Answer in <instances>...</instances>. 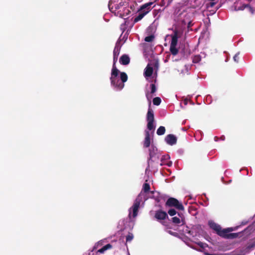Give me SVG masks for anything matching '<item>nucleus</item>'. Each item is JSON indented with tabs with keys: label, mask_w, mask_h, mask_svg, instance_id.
<instances>
[{
	"label": "nucleus",
	"mask_w": 255,
	"mask_h": 255,
	"mask_svg": "<svg viewBox=\"0 0 255 255\" xmlns=\"http://www.w3.org/2000/svg\"><path fill=\"white\" fill-rule=\"evenodd\" d=\"M172 221L175 224H179L181 222L180 219L177 217H174L172 218Z\"/></svg>",
	"instance_id": "obj_25"
},
{
	"label": "nucleus",
	"mask_w": 255,
	"mask_h": 255,
	"mask_svg": "<svg viewBox=\"0 0 255 255\" xmlns=\"http://www.w3.org/2000/svg\"><path fill=\"white\" fill-rule=\"evenodd\" d=\"M120 53V49L117 47H115L114 52H113V56H114V63L113 65H116V62L117 61L118 58L119 54Z\"/></svg>",
	"instance_id": "obj_15"
},
{
	"label": "nucleus",
	"mask_w": 255,
	"mask_h": 255,
	"mask_svg": "<svg viewBox=\"0 0 255 255\" xmlns=\"http://www.w3.org/2000/svg\"><path fill=\"white\" fill-rule=\"evenodd\" d=\"M239 53H238L236 54H235V55L234 56V60L236 62H238V61H239Z\"/></svg>",
	"instance_id": "obj_33"
},
{
	"label": "nucleus",
	"mask_w": 255,
	"mask_h": 255,
	"mask_svg": "<svg viewBox=\"0 0 255 255\" xmlns=\"http://www.w3.org/2000/svg\"><path fill=\"white\" fill-rule=\"evenodd\" d=\"M88 255H91V253H88Z\"/></svg>",
	"instance_id": "obj_44"
},
{
	"label": "nucleus",
	"mask_w": 255,
	"mask_h": 255,
	"mask_svg": "<svg viewBox=\"0 0 255 255\" xmlns=\"http://www.w3.org/2000/svg\"><path fill=\"white\" fill-rule=\"evenodd\" d=\"M232 230V229H230L229 228L227 229H224V236H222V237L227 239H235L238 238L240 234L239 233H228L229 232Z\"/></svg>",
	"instance_id": "obj_6"
},
{
	"label": "nucleus",
	"mask_w": 255,
	"mask_h": 255,
	"mask_svg": "<svg viewBox=\"0 0 255 255\" xmlns=\"http://www.w3.org/2000/svg\"><path fill=\"white\" fill-rule=\"evenodd\" d=\"M153 71V69L152 67L149 64H148L144 70V75L145 77H150L152 75Z\"/></svg>",
	"instance_id": "obj_13"
},
{
	"label": "nucleus",
	"mask_w": 255,
	"mask_h": 255,
	"mask_svg": "<svg viewBox=\"0 0 255 255\" xmlns=\"http://www.w3.org/2000/svg\"><path fill=\"white\" fill-rule=\"evenodd\" d=\"M120 79L121 80V82H123L124 84L128 80V75L125 72H121L120 74Z\"/></svg>",
	"instance_id": "obj_17"
},
{
	"label": "nucleus",
	"mask_w": 255,
	"mask_h": 255,
	"mask_svg": "<svg viewBox=\"0 0 255 255\" xmlns=\"http://www.w3.org/2000/svg\"><path fill=\"white\" fill-rule=\"evenodd\" d=\"M154 38V36L152 35H151L145 37L144 40L146 42H152Z\"/></svg>",
	"instance_id": "obj_24"
},
{
	"label": "nucleus",
	"mask_w": 255,
	"mask_h": 255,
	"mask_svg": "<svg viewBox=\"0 0 255 255\" xmlns=\"http://www.w3.org/2000/svg\"><path fill=\"white\" fill-rule=\"evenodd\" d=\"M201 60V56L199 55H195L192 59V62L194 63H197Z\"/></svg>",
	"instance_id": "obj_21"
},
{
	"label": "nucleus",
	"mask_w": 255,
	"mask_h": 255,
	"mask_svg": "<svg viewBox=\"0 0 255 255\" xmlns=\"http://www.w3.org/2000/svg\"><path fill=\"white\" fill-rule=\"evenodd\" d=\"M154 217L157 220H163L167 217V214L166 212L162 210H159L155 212Z\"/></svg>",
	"instance_id": "obj_9"
},
{
	"label": "nucleus",
	"mask_w": 255,
	"mask_h": 255,
	"mask_svg": "<svg viewBox=\"0 0 255 255\" xmlns=\"http://www.w3.org/2000/svg\"><path fill=\"white\" fill-rule=\"evenodd\" d=\"M133 238V235L132 233H129L126 236V242H130Z\"/></svg>",
	"instance_id": "obj_23"
},
{
	"label": "nucleus",
	"mask_w": 255,
	"mask_h": 255,
	"mask_svg": "<svg viewBox=\"0 0 255 255\" xmlns=\"http://www.w3.org/2000/svg\"><path fill=\"white\" fill-rule=\"evenodd\" d=\"M140 201L138 198H136L134 201L131 209L132 210V217L135 218L137 215L138 210V208L140 206Z\"/></svg>",
	"instance_id": "obj_8"
},
{
	"label": "nucleus",
	"mask_w": 255,
	"mask_h": 255,
	"mask_svg": "<svg viewBox=\"0 0 255 255\" xmlns=\"http://www.w3.org/2000/svg\"><path fill=\"white\" fill-rule=\"evenodd\" d=\"M150 88H151V94H154L156 91V87L154 84H150Z\"/></svg>",
	"instance_id": "obj_26"
},
{
	"label": "nucleus",
	"mask_w": 255,
	"mask_h": 255,
	"mask_svg": "<svg viewBox=\"0 0 255 255\" xmlns=\"http://www.w3.org/2000/svg\"><path fill=\"white\" fill-rule=\"evenodd\" d=\"M146 120L147 122V128L149 130H154L155 126H154V113L153 110L149 108L146 115Z\"/></svg>",
	"instance_id": "obj_4"
},
{
	"label": "nucleus",
	"mask_w": 255,
	"mask_h": 255,
	"mask_svg": "<svg viewBox=\"0 0 255 255\" xmlns=\"http://www.w3.org/2000/svg\"><path fill=\"white\" fill-rule=\"evenodd\" d=\"M161 102V99L159 97H155L153 99V104L155 106H158L160 104Z\"/></svg>",
	"instance_id": "obj_22"
},
{
	"label": "nucleus",
	"mask_w": 255,
	"mask_h": 255,
	"mask_svg": "<svg viewBox=\"0 0 255 255\" xmlns=\"http://www.w3.org/2000/svg\"><path fill=\"white\" fill-rule=\"evenodd\" d=\"M159 5L161 6H164V8L163 9V10H164L165 9V8H166L165 5H166V3L165 0H161Z\"/></svg>",
	"instance_id": "obj_31"
},
{
	"label": "nucleus",
	"mask_w": 255,
	"mask_h": 255,
	"mask_svg": "<svg viewBox=\"0 0 255 255\" xmlns=\"http://www.w3.org/2000/svg\"><path fill=\"white\" fill-rule=\"evenodd\" d=\"M146 98H147V99H148V93H147L146 94Z\"/></svg>",
	"instance_id": "obj_42"
},
{
	"label": "nucleus",
	"mask_w": 255,
	"mask_h": 255,
	"mask_svg": "<svg viewBox=\"0 0 255 255\" xmlns=\"http://www.w3.org/2000/svg\"><path fill=\"white\" fill-rule=\"evenodd\" d=\"M165 128L164 127L160 126L159 128L157 129L156 133L158 135H161L165 133Z\"/></svg>",
	"instance_id": "obj_18"
},
{
	"label": "nucleus",
	"mask_w": 255,
	"mask_h": 255,
	"mask_svg": "<svg viewBox=\"0 0 255 255\" xmlns=\"http://www.w3.org/2000/svg\"><path fill=\"white\" fill-rule=\"evenodd\" d=\"M153 3V2H149L141 5L139 8V11L141 12L147 11L148 13L151 10V5Z\"/></svg>",
	"instance_id": "obj_10"
},
{
	"label": "nucleus",
	"mask_w": 255,
	"mask_h": 255,
	"mask_svg": "<svg viewBox=\"0 0 255 255\" xmlns=\"http://www.w3.org/2000/svg\"><path fill=\"white\" fill-rule=\"evenodd\" d=\"M176 213L177 212L176 210L174 209H170L168 211V214L171 216L175 215L176 214Z\"/></svg>",
	"instance_id": "obj_27"
},
{
	"label": "nucleus",
	"mask_w": 255,
	"mask_h": 255,
	"mask_svg": "<svg viewBox=\"0 0 255 255\" xmlns=\"http://www.w3.org/2000/svg\"><path fill=\"white\" fill-rule=\"evenodd\" d=\"M221 139H222V140H224V139H225V137H224V136H222V137H221Z\"/></svg>",
	"instance_id": "obj_43"
},
{
	"label": "nucleus",
	"mask_w": 255,
	"mask_h": 255,
	"mask_svg": "<svg viewBox=\"0 0 255 255\" xmlns=\"http://www.w3.org/2000/svg\"><path fill=\"white\" fill-rule=\"evenodd\" d=\"M124 3H125L124 2H121L119 4H115V8L116 10L119 9L120 7L124 6Z\"/></svg>",
	"instance_id": "obj_30"
},
{
	"label": "nucleus",
	"mask_w": 255,
	"mask_h": 255,
	"mask_svg": "<svg viewBox=\"0 0 255 255\" xmlns=\"http://www.w3.org/2000/svg\"><path fill=\"white\" fill-rule=\"evenodd\" d=\"M191 26V22L190 21L188 24V27H190Z\"/></svg>",
	"instance_id": "obj_38"
},
{
	"label": "nucleus",
	"mask_w": 255,
	"mask_h": 255,
	"mask_svg": "<svg viewBox=\"0 0 255 255\" xmlns=\"http://www.w3.org/2000/svg\"><path fill=\"white\" fill-rule=\"evenodd\" d=\"M154 147L152 146L151 148L149 149V158L150 159H151L154 155L155 154V150H156V149H155Z\"/></svg>",
	"instance_id": "obj_20"
},
{
	"label": "nucleus",
	"mask_w": 255,
	"mask_h": 255,
	"mask_svg": "<svg viewBox=\"0 0 255 255\" xmlns=\"http://www.w3.org/2000/svg\"><path fill=\"white\" fill-rule=\"evenodd\" d=\"M165 141L168 144L173 145L176 143L177 137L173 134H169L165 137Z\"/></svg>",
	"instance_id": "obj_7"
},
{
	"label": "nucleus",
	"mask_w": 255,
	"mask_h": 255,
	"mask_svg": "<svg viewBox=\"0 0 255 255\" xmlns=\"http://www.w3.org/2000/svg\"><path fill=\"white\" fill-rule=\"evenodd\" d=\"M112 248V246L110 244H107L101 249L98 250L97 253L103 254L107 250L110 249Z\"/></svg>",
	"instance_id": "obj_16"
},
{
	"label": "nucleus",
	"mask_w": 255,
	"mask_h": 255,
	"mask_svg": "<svg viewBox=\"0 0 255 255\" xmlns=\"http://www.w3.org/2000/svg\"><path fill=\"white\" fill-rule=\"evenodd\" d=\"M109 8H110V10H111V11H112V9L113 8V6L112 7H111V5H110V4H109Z\"/></svg>",
	"instance_id": "obj_39"
},
{
	"label": "nucleus",
	"mask_w": 255,
	"mask_h": 255,
	"mask_svg": "<svg viewBox=\"0 0 255 255\" xmlns=\"http://www.w3.org/2000/svg\"><path fill=\"white\" fill-rule=\"evenodd\" d=\"M150 185L148 183H145L143 184V187H142V191L144 192L147 193V192H149L150 190Z\"/></svg>",
	"instance_id": "obj_19"
},
{
	"label": "nucleus",
	"mask_w": 255,
	"mask_h": 255,
	"mask_svg": "<svg viewBox=\"0 0 255 255\" xmlns=\"http://www.w3.org/2000/svg\"><path fill=\"white\" fill-rule=\"evenodd\" d=\"M255 247V242L253 243L249 244L246 248V250L249 252L251 249L254 248Z\"/></svg>",
	"instance_id": "obj_29"
},
{
	"label": "nucleus",
	"mask_w": 255,
	"mask_h": 255,
	"mask_svg": "<svg viewBox=\"0 0 255 255\" xmlns=\"http://www.w3.org/2000/svg\"><path fill=\"white\" fill-rule=\"evenodd\" d=\"M165 206L169 207H175L178 210L183 211L184 210V206L182 204L180 203L176 198L170 197L167 200Z\"/></svg>",
	"instance_id": "obj_3"
},
{
	"label": "nucleus",
	"mask_w": 255,
	"mask_h": 255,
	"mask_svg": "<svg viewBox=\"0 0 255 255\" xmlns=\"http://www.w3.org/2000/svg\"><path fill=\"white\" fill-rule=\"evenodd\" d=\"M96 246H95V247L93 248V250L91 251V252H93L95 250H96Z\"/></svg>",
	"instance_id": "obj_40"
},
{
	"label": "nucleus",
	"mask_w": 255,
	"mask_h": 255,
	"mask_svg": "<svg viewBox=\"0 0 255 255\" xmlns=\"http://www.w3.org/2000/svg\"><path fill=\"white\" fill-rule=\"evenodd\" d=\"M156 0H154V1H155Z\"/></svg>",
	"instance_id": "obj_45"
},
{
	"label": "nucleus",
	"mask_w": 255,
	"mask_h": 255,
	"mask_svg": "<svg viewBox=\"0 0 255 255\" xmlns=\"http://www.w3.org/2000/svg\"><path fill=\"white\" fill-rule=\"evenodd\" d=\"M246 7L249 8L250 11L252 13H254V9H253V7L250 6V4H244V8H246Z\"/></svg>",
	"instance_id": "obj_28"
},
{
	"label": "nucleus",
	"mask_w": 255,
	"mask_h": 255,
	"mask_svg": "<svg viewBox=\"0 0 255 255\" xmlns=\"http://www.w3.org/2000/svg\"><path fill=\"white\" fill-rule=\"evenodd\" d=\"M150 135L149 131H145V136L143 143V146L145 148L148 147L150 144Z\"/></svg>",
	"instance_id": "obj_12"
},
{
	"label": "nucleus",
	"mask_w": 255,
	"mask_h": 255,
	"mask_svg": "<svg viewBox=\"0 0 255 255\" xmlns=\"http://www.w3.org/2000/svg\"><path fill=\"white\" fill-rule=\"evenodd\" d=\"M148 13L147 11H144V12H141L140 11H139V13L138 15L134 18V22L136 23L138 22V21L140 20L146 14Z\"/></svg>",
	"instance_id": "obj_14"
},
{
	"label": "nucleus",
	"mask_w": 255,
	"mask_h": 255,
	"mask_svg": "<svg viewBox=\"0 0 255 255\" xmlns=\"http://www.w3.org/2000/svg\"><path fill=\"white\" fill-rule=\"evenodd\" d=\"M120 71L116 65H113L111 76L110 77L111 85L118 90H121L125 86V84L121 82L118 78Z\"/></svg>",
	"instance_id": "obj_1"
},
{
	"label": "nucleus",
	"mask_w": 255,
	"mask_h": 255,
	"mask_svg": "<svg viewBox=\"0 0 255 255\" xmlns=\"http://www.w3.org/2000/svg\"><path fill=\"white\" fill-rule=\"evenodd\" d=\"M245 8H244V4L239 8L240 10H243Z\"/></svg>",
	"instance_id": "obj_37"
},
{
	"label": "nucleus",
	"mask_w": 255,
	"mask_h": 255,
	"mask_svg": "<svg viewBox=\"0 0 255 255\" xmlns=\"http://www.w3.org/2000/svg\"><path fill=\"white\" fill-rule=\"evenodd\" d=\"M206 255H221V254H211L209 253H206Z\"/></svg>",
	"instance_id": "obj_35"
},
{
	"label": "nucleus",
	"mask_w": 255,
	"mask_h": 255,
	"mask_svg": "<svg viewBox=\"0 0 255 255\" xmlns=\"http://www.w3.org/2000/svg\"><path fill=\"white\" fill-rule=\"evenodd\" d=\"M214 4H215V3H214V2H211V6H213Z\"/></svg>",
	"instance_id": "obj_41"
},
{
	"label": "nucleus",
	"mask_w": 255,
	"mask_h": 255,
	"mask_svg": "<svg viewBox=\"0 0 255 255\" xmlns=\"http://www.w3.org/2000/svg\"><path fill=\"white\" fill-rule=\"evenodd\" d=\"M197 245L202 249H204L205 247V245H206V244L203 243L201 242L197 243Z\"/></svg>",
	"instance_id": "obj_32"
},
{
	"label": "nucleus",
	"mask_w": 255,
	"mask_h": 255,
	"mask_svg": "<svg viewBox=\"0 0 255 255\" xmlns=\"http://www.w3.org/2000/svg\"><path fill=\"white\" fill-rule=\"evenodd\" d=\"M179 33V32L178 30L175 29L173 31V34L171 35L170 51L173 55H177L179 52L178 49L176 47L177 44Z\"/></svg>",
	"instance_id": "obj_2"
},
{
	"label": "nucleus",
	"mask_w": 255,
	"mask_h": 255,
	"mask_svg": "<svg viewBox=\"0 0 255 255\" xmlns=\"http://www.w3.org/2000/svg\"><path fill=\"white\" fill-rule=\"evenodd\" d=\"M171 2L172 0H168V1L166 2V5H165V7H168L171 4Z\"/></svg>",
	"instance_id": "obj_34"
},
{
	"label": "nucleus",
	"mask_w": 255,
	"mask_h": 255,
	"mask_svg": "<svg viewBox=\"0 0 255 255\" xmlns=\"http://www.w3.org/2000/svg\"><path fill=\"white\" fill-rule=\"evenodd\" d=\"M120 63L123 65H127L129 63L130 58L128 55H123L120 58Z\"/></svg>",
	"instance_id": "obj_11"
},
{
	"label": "nucleus",
	"mask_w": 255,
	"mask_h": 255,
	"mask_svg": "<svg viewBox=\"0 0 255 255\" xmlns=\"http://www.w3.org/2000/svg\"><path fill=\"white\" fill-rule=\"evenodd\" d=\"M214 139H215V141H217L219 139V138L217 136H215Z\"/></svg>",
	"instance_id": "obj_36"
},
{
	"label": "nucleus",
	"mask_w": 255,
	"mask_h": 255,
	"mask_svg": "<svg viewBox=\"0 0 255 255\" xmlns=\"http://www.w3.org/2000/svg\"><path fill=\"white\" fill-rule=\"evenodd\" d=\"M209 225L210 226V227L213 230H215L218 235H219L221 237L224 236V229L222 230L220 225L217 224L216 223L213 222H209Z\"/></svg>",
	"instance_id": "obj_5"
}]
</instances>
